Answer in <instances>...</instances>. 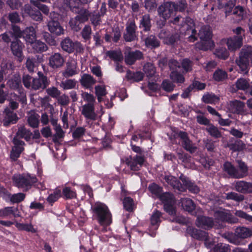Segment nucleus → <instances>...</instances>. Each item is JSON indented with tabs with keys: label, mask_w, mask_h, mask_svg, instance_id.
Instances as JSON below:
<instances>
[{
	"label": "nucleus",
	"mask_w": 252,
	"mask_h": 252,
	"mask_svg": "<svg viewBox=\"0 0 252 252\" xmlns=\"http://www.w3.org/2000/svg\"><path fill=\"white\" fill-rule=\"evenodd\" d=\"M244 103L240 100H235L230 102V108L228 110H243Z\"/></svg>",
	"instance_id": "63"
},
{
	"label": "nucleus",
	"mask_w": 252,
	"mask_h": 252,
	"mask_svg": "<svg viewBox=\"0 0 252 252\" xmlns=\"http://www.w3.org/2000/svg\"><path fill=\"white\" fill-rule=\"evenodd\" d=\"M202 101L207 104L218 103L220 101V97L212 93L204 94L202 98Z\"/></svg>",
	"instance_id": "40"
},
{
	"label": "nucleus",
	"mask_w": 252,
	"mask_h": 252,
	"mask_svg": "<svg viewBox=\"0 0 252 252\" xmlns=\"http://www.w3.org/2000/svg\"><path fill=\"white\" fill-rule=\"evenodd\" d=\"M228 75L226 71L221 69H217L213 75V79L217 82H221L227 78Z\"/></svg>",
	"instance_id": "44"
},
{
	"label": "nucleus",
	"mask_w": 252,
	"mask_h": 252,
	"mask_svg": "<svg viewBox=\"0 0 252 252\" xmlns=\"http://www.w3.org/2000/svg\"><path fill=\"white\" fill-rule=\"evenodd\" d=\"M3 116L2 122L5 126H8L11 124H15L18 120L17 114L14 111H2Z\"/></svg>",
	"instance_id": "24"
},
{
	"label": "nucleus",
	"mask_w": 252,
	"mask_h": 252,
	"mask_svg": "<svg viewBox=\"0 0 252 252\" xmlns=\"http://www.w3.org/2000/svg\"><path fill=\"white\" fill-rule=\"evenodd\" d=\"M143 78L144 74L140 71L134 72L129 69L126 71V78L128 81L138 82L142 81Z\"/></svg>",
	"instance_id": "30"
},
{
	"label": "nucleus",
	"mask_w": 252,
	"mask_h": 252,
	"mask_svg": "<svg viewBox=\"0 0 252 252\" xmlns=\"http://www.w3.org/2000/svg\"><path fill=\"white\" fill-rule=\"evenodd\" d=\"M236 63L242 73H248L250 63H252V47L243 48L239 53L238 59L236 60Z\"/></svg>",
	"instance_id": "6"
},
{
	"label": "nucleus",
	"mask_w": 252,
	"mask_h": 252,
	"mask_svg": "<svg viewBox=\"0 0 252 252\" xmlns=\"http://www.w3.org/2000/svg\"><path fill=\"white\" fill-rule=\"evenodd\" d=\"M92 31L90 26L85 25L82 29L81 34L85 41L90 40L91 38Z\"/></svg>",
	"instance_id": "56"
},
{
	"label": "nucleus",
	"mask_w": 252,
	"mask_h": 252,
	"mask_svg": "<svg viewBox=\"0 0 252 252\" xmlns=\"http://www.w3.org/2000/svg\"><path fill=\"white\" fill-rule=\"evenodd\" d=\"M178 136L180 138L182 147L190 154L194 153L197 147L195 144L190 140L186 132L180 131L178 133Z\"/></svg>",
	"instance_id": "12"
},
{
	"label": "nucleus",
	"mask_w": 252,
	"mask_h": 252,
	"mask_svg": "<svg viewBox=\"0 0 252 252\" xmlns=\"http://www.w3.org/2000/svg\"><path fill=\"white\" fill-rule=\"evenodd\" d=\"M145 161L144 156L136 155L127 158L125 162L131 170L138 171L140 170Z\"/></svg>",
	"instance_id": "10"
},
{
	"label": "nucleus",
	"mask_w": 252,
	"mask_h": 252,
	"mask_svg": "<svg viewBox=\"0 0 252 252\" xmlns=\"http://www.w3.org/2000/svg\"><path fill=\"white\" fill-rule=\"evenodd\" d=\"M50 81L42 72H38V78H33L32 84V90H44L49 85Z\"/></svg>",
	"instance_id": "11"
},
{
	"label": "nucleus",
	"mask_w": 252,
	"mask_h": 252,
	"mask_svg": "<svg viewBox=\"0 0 252 252\" xmlns=\"http://www.w3.org/2000/svg\"><path fill=\"white\" fill-rule=\"evenodd\" d=\"M24 47V44L18 38H15L11 42L10 49L11 52L20 62L24 58L23 49Z\"/></svg>",
	"instance_id": "14"
},
{
	"label": "nucleus",
	"mask_w": 252,
	"mask_h": 252,
	"mask_svg": "<svg viewBox=\"0 0 252 252\" xmlns=\"http://www.w3.org/2000/svg\"><path fill=\"white\" fill-rule=\"evenodd\" d=\"M181 204L182 208L191 214H193L196 208L194 202L190 198H185L181 199Z\"/></svg>",
	"instance_id": "32"
},
{
	"label": "nucleus",
	"mask_w": 252,
	"mask_h": 252,
	"mask_svg": "<svg viewBox=\"0 0 252 252\" xmlns=\"http://www.w3.org/2000/svg\"><path fill=\"white\" fill-rule=\"evenodd\" d=\"M175 87V85L169 80L164 79L161 83L160 89L162 88L163 90L167 93H170L174 90Z\"/></svg>",
	"instance_id": "55"
},
{
	"label": "nucleus",
	"mask_w": 252,
	"mask_h": 252,
	"mask_svg": "<svg viewBox=\"0 0 252 252\" xmlns=\"http://www.w3.org/2000/svg\"><path fill=\"white\" fill-rule=\"evenodd\" d=\"M107 56L115 62H119L123 60V56L121 52L115 50L108 51L106 53Z\"/></svg>",
	"instance_id": "49"
},
{
	"label": "nucleus",
	"mask_w": 252,
	"mask_h": 252,
	"mask_svg": "<svg viewBox=\"0 0 252 252\" xmlns=\"http://www.w3.org/2000/svg\"><path fill=\"white\" fill-rule=\"evenodd\" d=\"M64 62L63 57L59 53H55L49 58V65L54 69L61 67Z\"/></svg>",
	"instance_id": "29"
},
{
	"label": "nucleus",
	"mask_w": 252,
	"mask_h": 252,
	"mask_svg": "<svg viewBox=\"0 0 252 252\" xmlns=\"http://www.w3.org/2000/svg\"><path fill=\"white\" fill-rule=\"evenodd\" d=\"M15 226L20 230H25L28 232H31L32 233L36 232L35 229L33 227V226L31 224H24L16 222L15 224Z\"/></svg>",
	"instance_id": "64"
},
{
	"label": "nucleus",
	"mask_w": 252,
	"mask_h": 252,
	"mask_svg": "<svg viewBox=\"0 0 252 252\" xmlns=\"http://www.w3.org/2000/svg\"><path fill=\"white\" fill-rule=\"evenodd\" d=\"M9 103L4 110H14L18 108L19 102L23 105L27 104V98L24 92H21L20 94H17L15 93L11 94L10 97L8 99Z\"/></svg>",
	"instance_id": "9"
},
{
	"label": "nucleus",
	"mask_w": 252,
	"mask_h": 252,
	"mask_svg": "<svg viewBox=\"0 0 252 252\" xmlns=\"http://www.w3.org/2000/svg\"><path fill=\"white\" fill-rule=\"evenodd\" d=\"M139 28L142 30L143 32H148L151 30L152 28L151 19L149 14H144L140 20Z\"/></svg>",
	"instance_id": "31"
},
{
	"label": "nucleus",
	"mask_w": 252,
	"mask_h": 252,
	"mask_svg": "<svg viewBox=\"0 0 252 252\" xmlns=\"http://www.w3.org/2000/svg\"><path fill=\"white\" fill-rule=\"evenodd\" d=\"M205 130L212 137L215 138H219L222 136L221 132L216 126L212 124L209 125V126L205 128Z\"/></svg>",
	"instance_id": "48"
},
{
	"label": "nucleus",
	"mask_w": 252,
	"mask_h": 252,
	"mask_svg": "<svg viewBox=\"0 0 252 252\" xmlns=\"http://www.w3.org/2000/svg\"><path fill=\"white\" fill-rule=\"evenodd\" d=\"M161 213L158 210H156L151 217V227L150 229L157 230L160 222V217Z\"/></svg>",
	"instance_id": "43"
},
{
	"label": "nucleus",
	"mask_w": 252,
	"mask_h": 252,
	"mask_svg": "<svg viewBox=\"0 0 252 252\" xmlns=\"http://www.w3.org/2000/svg\"><path fill=\"white\" fill-rule=\"evenodd\" d=\"M179 40L180 35L178 33H174L167 36L164 39V42L168 45H173Z\"/></svg>",
	"instance_id": "60"
},
{
	"label": "nucleus",
	"mask_w": 252,
	"mask_h": 252,
	"mask_svg": "<svg viewBox=\"0 0 252 252\" xmlns=\"http://www.w3.org/2000/svg\"><path fill=\"white\" fill-rule=\"evenodd\" d=\"M95 94L99 102L102 101V97L106 94V90L105 86L98 85L95 87Z\"/></svg>",
	"instance_id": "62"
},
{
	"label": "nucleus",
	"mask_w": 252,
	"mask_h": 252,
	"mask_svg": "<svg viewBox=\"0 0 252 252\" xmlns=\"http://www.w3.org/2000/svg\"><path fill=\"white\" fill-rule=\"evenodd\" d=\"M249 82L245 78L238 79L236 82V87L238 90H246L249 88Z\"/></svg>",
	"instance_id": "61"
},
{
	"label": "nucleus",
	"mask_w": 252,
	"mask_h": 252,
	"mask_svg": "<svg viewBox=\"0 0 252 252\" xmlns=\"http://www.w3.org/2000/svg\"><path fill=\"white\" fill-rule=\"evenodd\" d=\"M126 32L123 35L125 40L126 42L134 41L136 37L135 34V24L134 23H130L129 25L126 27Z\"/></svg>",
	"instance_id": "26"
},
{
	"label": "nucleus",
	"mask_w": 252,
	"mask_h": 252,
	"mask_svg": "<svg viewBox=\"0 0 252 252\" xmlns=\"http://www.w3.org/2000/svg\"><path fill=\"white\" fill-rule=\"evenodd\" d=\"M14 186L23 191H28L38 181L35 176L29 174H14L12 177Z\"/></svg>",
	"instance_id": "3"
},
{
	"label": "nucleus",
	"mask_w": 252,
	"mask_h": 252,
	"mask_svg": "<svg viewBox=\"0 0 252 252\" xmlns=\"http://www.w3.org/2000/svg\"><path fill=\"white\" fill-rule=\"evenodd\" d=\"M160 199L165 204L174 203V197L172 193L166 192L159 195Z\"/></svg>",
	"instance_id": "50"
},
{
	"label": "nucleus",
	"mask_w": 252,
	"mask_h": 252,
	"mask_svg": "<svg viewBox=\"0 0 252 252\" xmlns=\"http://www.w3.org/2000/svg\"><path fill=\"white\" fill-rule=\"evenodd\" d=\"M232 14L239 21L245 20L248 17L246 8L241 5H237L234 7Z\"/></svg>",
	"instance_id": "33"
},
{
	"label": "nucleus",
	"mask_w": 252,
	"mask_h": 252,
	"mask_svg": "<svg viewBox=\"0 0 252 252\" xmlns=\"http://www.w3.org/2000/svg\"><path fill=\"white\" fill-rule=\"evenodd\" d=\"M141 39L144 42L145 46L148 48L156 49L160 46L159 40L154 34H150L148 36L143 35Z\"/></svg>",
	"instance_id": "21"
},
{
	"label": "nucleus",
	"mask_w": 252,
	"mask_h": 252,
	"mask_svg": "<svg viewBox=\"0 0 252 252\" xmlns=\"http://www.w3.org/2000/svg\"><path fill=\"white\" fill-rule=\"evenodd\" d=\"M187 6L186 0H180L177 2L167 1L158 7V12L160 17L166 20L172 15H174L177 11H184Z\"/></svg>",
	"instance_id": "2"
},
{
	"label": "nucleus",
	"mask_w": 252,
	"mask_h": 252,
	"mask_svg": "<svg viewBox=\"0 0 252 252\" xmlns=\"http://www.w3.org/2000/svg\"><path fill=\"white\" fill-rule=\"evenodd\" d=\"M227 147L233 152H240L245 149L246 145L242 140H238L228 143Z\"/></svg>",
	"instance_id": "42"
},
{
	"label": "nucleus",
	"mask_w": 252,
	"mask_h": 252,
	"mask_svg": "<svg viewBox=\"0 0 252 252\" xmlns=\"http://www.w3.org/2000/svg\"><path fill=\"white\" fill-rule=\"evenodd\" d=\"M186 232L192 238L199 241H203V239L206 238L207 234L208 233L205 231L190 226L187 227Z\"/></svg>",
	"instance_id": "19"
},
{
	"label": "nucleus",
	"mask_w": 252,
	"mask_h": 252,
	"mask_svg": "<svg viewBox=\"0 0 252 252\" xmlns=\"http://www.w3.org/2000/svg\"><path fill=\"white\" fill-rule=\"evenodd\" d=\"M223 170L231 177L237 179L236 167L229 161H225L223 164Z\"/></svg>",
	"instance_id": "36"
},
{
	"label": "nucleus",
	"mask_w": 252,
	"mask_h": 252,
	"mask_svg": "<svg viewBox=\"0 0 252 252\" xmlns=\"http://www.w3.org/2000/svg\"><path fill=\"white\" fill-rule=\"evenodd\" d=\"M82 114L86 118L87 120L95 121L100 118V116L102 115V113L99 114L95 113V111H82Z\"/></svg>",
	"instance_id": "59"
},
{
	"label": "nucleus",
	"mask_w": 252,
	"mask_h": 252,
	"mask_svg": "<svg viewBox=\"0 0 252 252\" xmlns=\"http://www.w3.org/2000/svg\"><path fill=\"white\" fill-rule=\"evenodd\" d=\"M16 135V137L24 138L27 141H29L31 139L32 133L30 129H27L24 126H22L18 128Z\"/></svg>",
	"instance_id": "38"
},
{
	"label": "nucleus",
	"mask_w": 252,
	"mask_h": 252,
	"mask_svg": "<svg viewBox=\"0 0 252 252\" xmlns=\"http://www.w3.org/2000/svg\"><path fill=\"white\" fill-rule=\"evenodd\" d=\"M123 205L125 209L128 212H132L133 210L134 202L130 197H125L123 200Z\"/></svg>",
	"instance_id": "58"
},
{
	"label": "nucleus",
	"mask_w": 252,
	"mask_h": 252,
	"mask_svg": "<svg viewBox=\"0 0 252 252\" xmlns=\"http://www.w3.org/2000/svg\"><path fill=\"white\" fill-rule=\"evenodd\" d=\"M81 84L84 87L88 88L96 83L94 77L89 74H84L80 80Z\"/></svg>",
	"instance_id": "39"
},
{
	"label": "nucleus",
	"mask_w": 252,
	"mask_h": 252,
	"mask_svg": "<svg viewBox=\"0 0 252 252\" xmlns=\"http://www.w3.org/2000/svg\"><path fill=\"white\" fill-rule=\"evenodd\" d=\"M183 30L185 31V35H189L188 40L190 42H194L197 40V31L195 25L192 19L189 17L184 18L183 23L181 24Z\"/></svg>",
	"instance_id": "7"
},
{
	"label": "nucleus",
	"mask_w": 252,
	"mask_h": 252,
	"mask_svg": "<svg viewBox=\"0 0 252 252\" xmlns=\"http://www.w3.org/2000/svg\"><path fill=\"white\" fill-rule=\"evenodd\" d=\"M31 46L34 53H41L47 50L48 47L45 43L40 41L36 40L33 41L31 44Z\"/></svg>",
	"instance_id": "37"
},
{
	"label": "nucleus",
	"mask_w": 252,
	"mask_h": 252,
	"mask_svg": "<svg viewBox=\"0 0 252 252\" xmlns=\"http://www.w3.org/2000/svg\"><path fill=\"white\" fill-rule=\"evenodd\" d=\"M54 129L56 131V133L52 136V140L54 143H57L59 142V139L64 137V132L60 125L56 126Z\"/></svg>",
	"instance_id": "57"
},
{
	"label": "nucleus",
	"mask_w": 252,
	"mask_h": 252,
	"mask_svg": "<svg viewBox=\"0 0 252 252\" xmlns=\"http://www.w3.org/2000/svg\"><path fill=\"white\" fill-rule=\"evenodd\" d=\"M9 85L10 88L14 90H18L19 94L21 92H24L22 89L21 80L20 78L16 77L9 81Z\"/></svg>",
	"instance_id": "46"
},
{
	"label": "nucleus",
	"mask_w": 252,
	"mask_h": 252,
	"mask_svg": "<svg viewBox=\"0 0 252 252\" xmlns=\"http://www.w3.org/2000/svg\"><path fill=\"white\" fill-rule=\"evenodd\" d=\"M143 71L148 77H152L156 73V68L153 63H146L143 66Z\"/></svg>",
	"instance_id": "52"
},
{
	"label": "nucleus",
	"mask_w": 252,
	"mask_h": 252,
	"mask_svg": "<svg viewBox=\"0 0 252 252\" xmlns=\"http://www.w3.org/2000/svg\"><path fill=\"white\" fill-rule=\"evenodd\" d=\"M216 57L220 59L225 60L228 58L229 54L227 49L222 47L217 48L214 53Z\"/></svg>",
	"instance_id": "45"
},
{
	"label": "nucleus",
	"mask_w": 252,
	"mask_h": 252,
	"mask_svg": "<svg viewBox=\"0 0 252 252\" xmlns=\"http://www.w3.org/2000/svg\"><path fill=\"white\" fill-rule=\"evenodd\" d=\"M61 46L63 50L69 54L75 51L76 53H82L84 51L83 46L80 42H73L69 37H66L62 41Z\"/></svg>",
	"instance_id": "8"
},
{
	"label": "nucleus",
	"mask_w": 252,
	"mask_h": 252,
	"mask_svg": "<svg viewBox=\"0 0 252 252\" xmlns=\"http://www.w3.org/2000/svg\"><path fill=\"white\" fill-rule=\"evenodd\" d=\"M78 12H74L78 14L75 16L77 20H78L81 23H84L87 22L91 16V13L86 9L82 8V7H78Z\"/></svg>",
	"instance_id": "35"
},
{
	"label": "nucleus",
	"mask_w": 252,
	"mask_h": 252,
	"mask_svg": "<svg viewBox=\"0 0 252 252\" xmlns=\"http://www.w3.org/2000/svg\"><path fill=\"white\" fill-rule=\"evenodd\" d=\"M235 190L242 193H252V183L245 181H238L235 184Z\"/></svg>",
	"instance_id": "22"
},
{
	"label": "nucleus",
	"mask_w": 252,
	"mask_h": 252,
	"mask_svg": "<svg viewBox=\"0 0 252 252\" xmlns=\"http://www.w3.org/2000/svg\"><path fill=\"white\" fill-rule=\"evenodd\" d=\"M214 216L217 219L221 221H225L230 223H236L238 219L230 213L223 211H217L215 212Z\"/></svg>",
	"instance_id": "18"
},
{
	"label": "nucleus",
	"mask_w": 252,
	"mask_h": 252,
	"mask_svg": "<svg viewBox=\"0 0 252 252\" xmlns=\"http://www.w3.org/2000/svg\"><path fill=\"white\" fill-rule=\"evenodd\" d=\"M171 80L176 83H183L185 81L184 75L177 71H172L170 75Z\"/></svg>",
	"instance_id": "54"
},
{
	"label": "nucleus",
	"mask_w": 252,
	"mask_h": 252,
	"mask_svg": "<svg viewBox=\"0 0 252 252\" xmlns=\"http://www.w3.org/2000/svg\"><path fill=\"white\" fill-rule=\"evenodd\" d=\"M125 62L127 65H132L134 64L137 61L143 59V53L138 50L135 51H129L125 53Z\"/></svg>",
	"instance_id": "15"
},
{
	"label": "nucleus",
	"mask_w": 252,
	"mask_h": 252,
	"mask_svg": "<svg viewBox=\"0 0 252 252\" xmlns=\"http://www.w3.org/2000/svg\"><path fill=\"white\" fill-rule=\"evenodd\" d=\"M196 224L199 227L205 229H210L213 227L214 221L212 218L201 216L197 218Z\"/></svg>",
	"instance_id": "20"
},
{
	"label": "nucleus",
	"mask_w": 252,
	"mask_h": 252,
	"mask_svg": "<svg viewBox=\"0 0 252 252\" xmlns=\"http://www.w3.org/2000/svg\"><path fill=\"white\" fill-rule=\"evenodd\" d=\"M63 6L70 9L72 12H78L79 6L78 0H63Z\"/></svg>",
	"instance_id": "41"
},
{
	"label": "nucleus",
	"mask_w": 252,
	"mask_h": 252,
	"mask_svg": "<svg viewBox=\"0 0 252 252\" xmlns=\"http://www.w3.org/2000/svg\"><path fill=\"white\" fill-rule=\"evenodd\" d=\"M236 235L241 238H246L251 236V231L245 227H237L235 230Z\"/></svg>",
	"instance_id": "47"
},
{
	"label": "nucleus",
	"mask_w": 252,
	"mask_h": 252,
	"mask_svg": "<svg viewBox=\"0 0 252 252\" xmlns=\"http://www.w3.org/2000/svg\"><path fill=\"white\" fill-rule=\"evenodd\" d=\"M228 49L230 51H235L239 49L243 45L242 38L232 37L228 38L226 43Z\"/></svg>",
	"instance_id": "28"
},
{
	"label": "nucleus",
	"mask_w": 252,
	"mask_h": 252,
	"mask_svg": "<svg viewBox=\"0 0 252 252\" xmlns=\"http://www.w3.org/2000/svg\"><path fill=\"white\" fill-rule=\"evenodd\" d=\"M236 174L237 179L243 178L248 174V167L246 164L241 160H236Z\"/></svg>",
	"instance_id": "27"
},
{
	"label": "nucleus",
	"mask_w": 252,
	"mask_h": 252,
	"mask_svg": "<svg viewBox=\"0 0 252 252\" xmlns=\"http://www.w3.org/2000/svg\"><path fill=\"white\" fill-rule=\"evenodd\" d=\"M47 26L51 33L56 35H60L63 33L64 30L61 26L58 18H51L49 21Z\"/></svg>",
	"instance_id": "16"
},
{
	"label": "nucleus",
	"mask_w": 252,
	"mask_h": 252,
	"mask_svg": "<svg viewBox=\"0 0 252 252\" xmlns=\"http://www.w3.org/2000/svg\"><path fill=\"white\" fill-rule=\"evenodd\" d=\"M22 37H23L27 43L31 44L35 41L36 38V34L35 29L32 27H27L22 31Z\"/></svg>",
	"instance_id": "23"
},
{
	"label": "nucleus",
	"mask_w": 252,
	"mask_h": 252,
	"mask_svg": "<svg viewBox=\"0 0 252 252\" xmlns=\"http://www.w3.org/2000/svg\"><path fill=\"white\" fill-rule=\"evenodd\" d=\"M40 116L35 113H31L30 112L27 116V122L29 126L33 128H38L39 125Z\"/></svg>",
	"instance_id": "34"
},
{
	"label": "nucleus",
	"mask_w": 252,
	"mask_h": 252,
	"mask_svg": "<svg viewBox=\"0 0 252 252\" xmlns=\"http://www.w3.org/2000/svg\"><path fill=\"white\" fill-rule=\"evenodd\" d=\"M78 70L76 63L75 61L67 62L65 69L63 73V76L67 78L78 74Z\"/></svg>",
	"instance_id": "25"
},
{
	"label": "nucleus",
	"mask_w": 252,
	"mask_h": 252,
	"mask_svg": "<svg viewBox=\"0 0 252 252\" xmlns=\"http://www.w3.org/2000/svg\"><path fill=\"white\" fill-rule=\"evenodd\" d=\"M94 213V217L101 225H108L111 222V213L104 204L95 203L91 207Z\"/></svg>",
	"instance_id": "4"
},
{
	"label": "nucleus",
	"mask_w": 252,
	"mask_h": 252,
	"mask_svg": "<svg viewBox=\"0 0 252 252\" xmlns=\"http://www.w3.org/2000/svg\"><path fill=\"white\" fill-rule=\"evenodd\" d=\"M24 11L28 14L33 20L41 22L42 21L43 17L40 11L36 7H33L30 4H26L24 5Z\"/></svg>",
	"instance_id": "17"
},
{
	"label": "nucleus",
	"mask_w": 252,
	"mask_h": 252,
	"mask_svg": "<svg viewBox=\"0 0 252 252\" xmlns=\"http://www.w3.org/2000/svg\"><path fill=\"white\" fill-rule=\"evenodd\" d=\"M212 32L208 27L206 26L201 27L199 32H197V39L199 37L201 42L196 44V47L203 51H207L213 48L215 43L212 40Z\"/></svg>",
	"instance_id": "5"
},
{
	"label": "nucleus",
	"mask_w": 252,
	"mask_h": 252,
	"mask_svg": "<svg viewBox=\"0 0 252 252\" xmlns=\"http://www.w3.org/2000/svg\"><path fill=\"white\" fill-rule=\"evenodd\" d=\"M31 3L35 6L40 11H42L46 15L49 13V8L45 4L41 3L39 1L31 0Z\"/></svg>",
	"instance_id": "53"
},
{
	"label": "nucleus",
	"mask_w": 252,
	"mask_h": 252,
	"mask_svg": "<svg viewBox=\"0 0 252 252\" xmlns=\"http://www.w3.org/2000/svg\"><path fill=\"white\" fill-rule=\"evenodd\" d=\"M77 81L75 79H66L64 81H62L60 84V87L63 90H70L75 88Z\"/></svg>",
	"instance_id": "51"
},
{
	"label": "nucleus",
	"mask_w": 252,
	"mask_h": 252,
	"mask_svg": "<svg viewBox=\"0 0 252 252\" xmlns=\"http://www.w3.org/2000/svg\"><path fill=\"white\" fill-rule=\"evenodd\" d=\"M12 142L14 146L12 147L10 152V158L13 161H16L22 152L24 150L23 146L25 143L16 137L13 138Z\"/></svg>",
	"instance_id": "13"
},
{
	"label": "nucleus",
	"mask_w": 252,
	"mask_h": 252,
	"mask_svg": "<svg viewBox=\"0 0 252 252\" xmlns=\"http://www.w3.org/2000/svg\"><path fill=\"white\" fill-rule=\"evenodd\" d=\"M165 181L173 188L175 191L182 192L186 191L188 189L191 193H197L199 192V187L192 182L188 177L182 174L179 177L180 181L175 177L171 175H166L164 177Z\"/></svg>",
	"instance_id": "1"
}]
</instances>
